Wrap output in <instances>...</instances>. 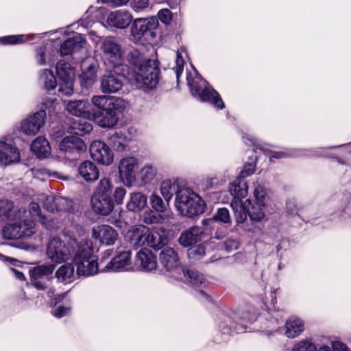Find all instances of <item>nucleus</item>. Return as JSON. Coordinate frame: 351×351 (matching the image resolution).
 Masks as SVG:
<instances>
[{
  "mask_svg": "<svg viewBox=\"0 0 351 351\" xmlns=\"http://www.w3.org/2000/svg\"><path fill=\"white\" fill-rule=\"evenodd\" d=\"M133 71L129 82L135 88L147 92L156 88L159 80V70L154 60L145 58L138 50L132 51L128 56Z\"/></svg>",
  "mask_w": 351,
  "mask_h": 351,
  "instance_id": "nucleus-1",
  "label": "nucleus"
},
{
  "mask_svg": "<svg viewBox=\"0 0 351 351\" xmlns=\"http://www.w3.org/2000/svg\"><path fill=\"white\" fill-rule=\"evenodd\" d=\"M91 104L96 108L101 110L93 114L94 121L103 128H111L118 121L117 112H122L125 108V101L117 97L106 95H95L91 99Z\"/></svg>",
  "mask_w": 351,
  "mask_h": 351,
  "instance_id": "nucleus-2",
  "label": "nucleus"
},
{
  "mask_svg": "<svg viewBox=\"0 0 351 351\" xmlns=\"http://www.w3.org/2000/svg\"><path fill=\"white\" fill-rule=\"evenodd\" d=\"M94 249L93 243L90 240H82L76 244V250L74 251L73 263L75 265L76 274L78 276H89L101 271V266L103 261L110 256V252L107 250L104 253V256L100 263L97 262V258L93 254Z\"/></svg>",
  "mask_w": 351,
  "mask_h": 351,
  "instance_id": "nucleus-3",
  "label": "nucleus"
},
{
  "mask_svg": "<svg viewBox=\"0 0 351 351\" xmlns=\"http://www.w3.org/2000/svg\"><path fill=\"white\" fill-rule=\"evenodd\" d=\"M229 191L233 197L230 206L234 212L237 228L243 229L247 232L257 233L261 232V228L245 223L246 221L245 204L241 199L248 193V186L245 180L237 178L230 183Z\"/></svg>",
  "mask_w": 351,
  "mask_h": 351,
  "instance_id": "nucleus-4",
  "label": "nucleus"
},
{
  "mask_svg": "<svg viewBox=\"0 0 351 351\" xmlns=\"http://www.w3.org/2000/svg\"><path fill=\"white\" fill-rule=\"evenodd\" d=\"M195 77L188 73L186 80L191 95L201 101L209 102L215 108L223 109L224 104L219 94L204 80L194 69Z\"/></svg>",
  "mask_w": 351,
  "mask_h": 351,
  "instance_id": "nucleus-5",
  "label": "nucleus"
},
{
  "mask_svg": "<svg viewBox=\"0 0 351 351\" xmlns=\"http://www.w3.org/2000/svg\"><path fill=\"white\" fill-rule=\"evenodd\" d=\"M175 206L181 215L187 217L202 214L206 209V204L201 197L186 187L178 191Z\"/></svg>",
  "mask_w": 351,
  "mask_h": 351,
  "instance_id": "nucleus-6",
  "label": "nucleus"
},
{
  "mask_svg": "<svg viewBox=\"0 0 351 351\" xmlns=\"http://www.w3.org/2000/svg\"><path fill=\"white\" fill-rule=\"evenodd\" d=\"M79 243L75 239H73L66 244L60 237L51 238L46 247V255L53 263H61L66 262L74 258L76 244Z\"/></svg>",
  "mask_w": 351,
  "mask_h": 351,
  "instance_id": "nucleus-7",
  "label": "nucleus"
},
{
  "mask_svg": "<svg viewBox=\"0 0 351 351\" xmlns=\"http://www.w3.org/2000/svg\"><path fill=\"white\" fill-rule=\"evenodd\" d=\"M158 25V21L156 17L138 18L134 19L131 27L132 36L139 40L145 36L147 40L156 38V29Z\"/></svg>",
  "mask_w": 351,
  "mask_h": 351,
  "instance_id": "nucleus-8",
  "label": "nucleus"
},
{
  "mask_svg": "<svg viewBox=\"0 0 351 351\" xmlns=\"http://www.w3.org/2000/svg\"><path fill=\"white\" fill-rule=\"evenodd\" d=\"M159 261L162 271L169 273L171 276L176 279H179L184 272V269L180 267L178 253L171 247H166L161 251Z\"/></svg>",
  "mask_w": 351,
  "mask_h": 351,
  "instance_id": "nucleus-9",
  "label": "nucleus"
},
{
  "mask_svg": "<svg viewBox=\"0 0 351 351\" xmlns=\"http://www.w3.org/2000/svg\"><path fill=\"white\" fill-rule=\"evenodd\" d=\"M100 50L105 61H108L112 66L117 68L123 57V51L121 45L113 36H108L101 40Z\"/></svg>",
  "mask_w": 351,
  "mask_h": 351,
  "instance_id": "nucleus-10",
  "label": "nucleus"
},
{
  "mask_svg": "<svg viewBox=\"0 0 351 351\" xmlns=\"http://www.w3.org/2000/svg\"><path fill=\"white\" fill-rule=\"evenodd\" d=\"M47 113L41 110L29 115L21 123V131L26 135L34 136L39 132L46 122Z\"/></svg>",
  "mask_w": 351,
  "mask_h": 351,
  "instance_id": "nucleus-11",
  "label": "nucleus"
},
{
  "mask_svg": "<svg viewBox=\"0 0 351 351\" xmlns=\"http://www.w3.org/2000/svg\"><path fill=\"white\" fill-rule=\"evenodd\" d=\"M125 78L123 74L119 73L116 70L105 73L101 77V91L105 94L118 93L123 86Z\"/></svg>",
  "mask_w": 351,
  "mask_h": 351,
  "instance_id": "nucleus-12",
  "label": "nucleus"
},
{
  "mask_svg": "<svg viewBox=\"0 0 351 351\" xmlns=\"http://www.w3.org/2000/svg\"><path fill=\"white\" fill-rule=\"evenodd\" d=\"M38 199L43 202V206L50 212L64 211L69 213H74L75 205L73 202L62 197H54L53 195L47 196L42 194Z\"/></svg>",
  "mask_w": 351,
  "mask_h": 351,
  "instance_id": "nucleus-13",
  "label": "nucleus"
},
{
  "mask_svg": "<svg viewBox=\"0 0 351 351\" xmlns=\"http://www.w3.org/2000/svg\"><path fill=\"white\" fill-rule=\"evenodd\" d=\"M90 154L91 158L99 164L109 165L113 162V154L109 147L101 141L90 144Z\"/></svg>",
  "mask_w": 351,
  "mask_h": 351,
  "instance_id": "nucleus-14",
  "label": "nucleus"
},
{
  "mask_svg": "<svg viewBox=\"0 0 351 351\" xmlns=\"http://www.w3.org/2000/svg\"><path fill=\"white\" fill-rule=\"evenodd\" d=\"M137 159L134 157H125L119 163L120 179L127 186H130L135 179V170L137 167Z\"/></svg>",
  "mask_w": 351,
  "mask_h": 351,
  "instance_id": "nucleus-15",
  "label": "nucleus"
},
{
  "mask_svg": "<svg viewBox=\"0 0 351 351\" xmlns=\"http://www.w3.org/2000/svg\"><path fill=\"white\" fill-rule=\"evenodd\" d=\"M59 149L69 156H75L86 149V145L80 137L68 136L59 143Z\"/></svg>",
  "mask_w": 351,
  "mask_h": 351,
  "instance_id": "nucleus-16",
  "label": "nucleus"
},
{
  "mask_svg": "<svg viewBox=\"0 0 351 351\" xmlns=\"http://www.w3.org/2000/svg\"><path fill=\"white\" fill-rule=\"evenodd\" d=\"M55 267L53 265H42L34 267L29 271L32 285L38 290L46 289L45 283L42 281L44 277L51 275Z\"/></svg>",
  "mask_w": 351,
  "mask_h": 351,
  "instance_id": "nucleus-17",
  "label": "nucleus"
},
{
  "mask_svg": "<svg viewBox=\"0 0 351 351\" xmlns=\"http://www.w3.org/2000/svg\"><path fill=\"white\" fill-rule=\"evenodd\" d=\"M20 153L12 141H0V162L8 165L19 162Z\"/></svg>",
  "mask_w": 351,
  "mask_h": 351,
  "instance_id": "nucleus-18",
  "label": "nucleus"
},
{
  "mask_svg": "<svg viewBox=\"0 0 351 351\" xmlns=\"http://www.w3.org/2000/svg\"><path fill=\"white\" fill-rule=\"evenodd\" d=\"M92 236L94 239H98L101 243L110 245L114 243L118 234L112 226L100 225L93 228Z\"/></svg>",
  "mask_w": 351,
  "mask_h": 351,
  "instance_id": "nucleus-19",
  "label": "nucleus"
},
{
  "mask_svg": "<svg viewBox=\"0 0 351 351\" xmlns=\"http://www.w3.org/2000/svg\"><path fill=\"white\" fill-rule=\"evenodd\" d=\"M169 232L162 227L148 228L147 245L154 249H160L168 242Z\"/></svg>",
  "mask_w": 351,
  "mask_h": 351,
  "instance_id": "nucleus-20",
  "label": "nucleus"
},
{
  "mask_svg": "<svg viewBox=\"0 0 351 351\" xmlns=\"http://www.w3.org/2000/svg\"><path fill=\"white\" fill-rule=\"evenodd\" d=\"M135 265L143 271H152L156 269V258L149 250L143 249L136 256Z\"/></svg>",
  "mask_w": 351,
  "mask_h": 351,
  "instance_id": "nucleus-21",
  "label": "nucleus"
},
{
  "mask_svg": "<svg viewBox=\"0 0 351 351\" xmlns=\"http://www.w3.org/2000/svg\"><path fill=\"white\" fill-rule=\"evenodd\" d=\"M148 228L145 226H137L131 228L125 235L130 246L137 248L147 245V233Z\"/></svg>",
  "mask_w": 351,
  "mask_h": 351,
  "instance_id": "nucleus-22",
  "label": "nucleus"
},
{
  "mask_svg": "<svg viewBox=\"0 0 351 351\" xmlns=\"http://www.w3.org/2000/svg\"><path fill=\"white\" fill-rule=\"evenodd\" d=\"M130 264L131 253L130 251H125L112 258L104 268H101V272L121 271Z\"/></svg>",
  "mask_w": 351,
  "mask_h": 351,
  "instance_id": "nucleus-23",
  "label": "nucleus"
},
{
  "mask_svg": "<svg viewBox=\"0 0 351 351\" xmlns=\"http://www.w3.org/2000/svg\"><path fill=\"white\" fill-rule=\"evenodd\" d=\"M132 21V15L127 10H118L112 12L107 18L109 26L118 29H125L129 26Z\"/></svg>",
  "mask_w": 351,
  "mask_h": 351,
  "instance_id": "nucleus-24",
  "label": "nucleus"
},
{
  "mask_svg": "<svg viewBox=\"0 0 351 351\" xmlns=\"http://www.w3.org/2000/svg\"><path fill=\"white\" fill-rule=\"evenodd\" d=\"M91 204L95 213L104 216L110 215L114 209V203L111 197L93 195Z\"/></svg>",
  "mask_w": 351,
  "mask_h": 351,
  "instance_id": "nucleus-25",
  "label": "nucleus"
},
{
  "mask_svg": "<svg viewBox=\"0 0 351 351\" xmlns=\"http://www.w3.org/2000/svg\"><path fill=\"white\" fill-rule=\"evenodd\" d=\"M204 232L202 227L193 226L182 232L179 237V243L184 247L191 246L202 241Z\"/></svg>",
  "mask_w": 351,
  "mask_h": 351,
  "instance_id": "nucleus-26",
  "label": "nucleus"
},
{
  "mask_svg": "<svg viewBox=\"0 0 351 351\" xmlns=\"http://www.w3.org/2000/svg\"><path fill=\"white\" fill-rule=\"evenodd\" d=\"M97 64L91 63L86 66L84 63L82 74L79 77L81 86L86 89L90 88L97 80Z\"/></svg>",
  "mask_w": 351,
  "mask_h": 351,
  "instance_id": "nucleus-27",
  "label": "nucleus"
},
{
  "mask_svg": "<svg viewBox=\"0 0 351 351\" xmlns=\"http://www.w3.org/2000/svg\"><path fill=\"white\" fill-rule=\"evenodd\" d=\"M85 39L81 35H77L66 40L60 46V53L62 56L71 54L73 51L83 47Z\"/></svg>",
  "mask_w": 351,
  "mask_h": 351,
  "instance_id": "nucleus-28",
  "label": "nucleus"
},
{
  "mask_svg": "<svg viewBox=\"0 0 351 351\" xmlns=\"http://www.w3.org/2000/svg\"><path fill=\"white\" fill-rule=\"evenodd\" d=\"M78 174L86 182H94L98 179L99 171L93 162L86 160L78 167Z\"/></svg>",
  "mask_w": 351,
  "mask_h": 351,
  "instance_id": "nucleus-29",
  "label": "nucleus"
},
{
  "mask_svg": "<svg viewBox=\"0 0 351 351\" xmlns=\"http://www.w3.org/2000/svg\"><path fill=\"white\" fill-rule=\"evenodd\" d=\"M303 321L298 317L291 316L285 324V335L289 338H295L300 335L304 330Z\"/></svg>",
  "mask_w": 351,
  "mask_h": 351,
  "instance_id": "nucleus-30",
  "label": "nucleus"
},
{
  "mask_svg": "<svg viewBox=\"0 0 351 351\" xmlns=\"http://www.w3.org/2000/svg\"><path fill=\"white\" fill-rule=\"evenodd\" d=\"M182 188L184 187L180 186L177 180L169 179L161 182L160 191L163 198L168 202L171 199L173 195H176V196L178 191Z\"/></svg>",
  "mask_w": 351,
  "mask_h": 351,
  "instance_id": "nucleus-31",
  "label": "nucleus"
},
{
  "mask_svg": "<svg viewBox=\"0 0 351 351\" xmlns=\"http://www.w3.org/2000/svg\"><path fill=\"white\" fill-rule=\"evenodd\" d=\"M31 149L38 158H47L51 153L48 141L43 136L37 137L32 143Z\"/></svg>",
  "mask_w": 351,
  "mask_h": 351,
  "instance_id": "nucleus-32",
  "label": "nucleus"
},
{
  "mask_svg": "<svg viewBox=\"0 0 351 351\" xmlns=\"http://www.w3.org/2000/svg\"><path fill=\"white\" fill-rule=\"evenodd\" d=\"M66 110L76 117H86L89 114L88 103L84 100H73L66 104Z\"/></svg>",
  "mask_w": 351,
  "mask_h": 351,
  "instance_id": "nucleus-33",
  "label": "nucleus"
},
{
  "mask_svg": "<svg viewBox=\"0 0 351 351\" xmlns=\"http://www.w3.org/2000/svg\"><path fill=\"white\" fill-rule=\"evenodd\" d=\"M25 217H30L31 220H38L42 223L46 228L49 229L52 228L50 221L47 217L41 215V210L40 206L35 202H32L29 204V208L28 211H24Z\"/></svg>",
  "mask_w": 351,
  "mask_h": 351,
  "instance_id": "nucleus-34",
  "label": "nucleus"
},
{
  "mask_svg": "<svg viewBox=\"0 0 351 351\" xmlns=\"http://www.w3.org/2000/svg\"><path fill=\"white\" fill-rule=\"evenodd\" d=\"M56 277L59 282L65 284L73 282L75 278L74 266L70 263L62 265L56 271Z\"/></svg>",
  "mask_w": 351,
  "mask_h": 351,
  "instance_id": "nucleus-35",
  "label": "nucleus"
},
{
  "mask_svg": "<svg viewBox=\"0 0 351 351\" xmlns=\"http://www.w3.org/2000/svg\"><path fill=\"white\" fill-rule=\"evenodd\" d=\"M245 204L246 217L248 215L251 221L261 222L265 219V214L263 210V207L265 206H261L260 204H257V202H256L252 206L251 210H250L248 207L251 205V201L250 199H246Z\"/></svg>",
  "mask_w": 351,
  "mask_h": 351,
  "instance_id": "nucleus-36",
  "label": "nucleus"
},
{
  "mask_svg": "<svg viewBox=\"0 0 351 351\" xmlns=\"http://www.w3.org/2000/svg\"><path fill=\"white\" fill-rule=\"evenodd\" d=\"M147 196L142 193H133L130 195V199L127 204L128 210L138 212L143 210L147 206Z\"/></svg>",
  "mask_w": 351,
  "mask_h": 351,
  "instance_id": "nucleus-37",
  "label": "nucleus"
},
{
  "mask_svg": "<svg viewBox=\"0 0 351 351\" xmlns=\"http://www.w3.org/2000/svg\"><path fill=\"white\" fill-rule=\"evenodd\" d=\"M56 73L60 80H74L75 75V69L64 60L57 63Z\"/></svg>",
  "mask_w": 351,
  "mask_h": 351,
  "instance_id": "nucleus-38",
  "label": "nucleus"
},
{
  "mask_svg": "<svg viewBox=\"0 0 351 351\" xmlns=\"http://www.w3.org/2000/svg\"><path fill=\"white\" fill-rule=\"evenodd\" d=\"M109 145L117 152H123L128 145V139L122 133L114 132L108 138Z\"/></svg>",
  "mask_w": 351,
  "mask_h": 351,
  "instance_id": "nucleus-39",
  "label": "nucleus"
},
{
  "mask_svg": "<svg viewBox=\"0 0 351 351\" xmlns=\"http://www.w3.org/2000/svg\"><path fill=\"white\" fill-rule=\"evenodd\" d=\"M182 274H184V277L186 278L188 282L193 286L194 288H198L201 286H204L206 285L205 278L203 274H200L199 271L195 270H186L184 269V272Z\"/></svg>",
  "mask_w": 351,
  "mask_h": 351,
  "instance_id": "nucleus-40",
  "label": "nucleus"
},
{
  "mask_svg": "<svg viewBox=\"0 0 351 351\" xmlns=\"http://www.w3.org/2000/svg\"><path fill=\"white\" fill-rule=\"evenodd\" d=\"M291 351H331L327 346H322L317 349L316 346L310 341L302 340L295 343Z\"/></svg>",
  "mask_w": 351,
  "mask_h": 351,
  "instance_id": "nucleus-41",
  "label": "nucleus"
},
{
  "mask_svg": "<svg viewBox=\"0 0 351 351\" xmlns=\"http://www.w3.org/2000/svg\"><path fill=\"white\" fill-rule=\"evenodd\" d=\"M40 79L44 84L46 90H51L57 86V82L52 71L49 69H44L41 74Z\"/></svg>",
  "mask_w": 351,
  "mask_h": 351,
  "instance_id": "nucleus-42",
  "label": "nucleus"
},
{
  "mask_svg": "<svg viewBox=\"0 0 351 351\" xmlns=\"http://www.w3.org/2000/svg\"><path fill=\"white\" fill-rule=\"evenodd\" d=\"M112 184L110 179L102 178L100 180L97 189L93 195L104 197H111Z\"/></svg>",
  "mask_w": 351,
  "mask_h": 351,
  "instance_id": "nucleus-43",
  "label": "nucleus"
},
{
  "mask_svg": "<svg viewBox=\"0 0 351 351\" xmlns=\"http://www.w3.org/2000/svg\"><path fill=\"white\" fill-rule=\"evenodd\" d=\"M20 227L18 223H11L5 226L3 229V236L7 239H19L21 238V234L19 232Z\"/></svg>",
  "mask_w": 351,
  "mask_h": 351,
  "instance_id": "nucleus-44",
  "label": "nucleus"
},
{
  "mask_svg": "<svg viewBox=\"0 0 351 351\" xmlns=\"http://www.w3.org/2000/svg\"><path fill=\"white\" fill-rule=\"evenodd\" d=\"M20 227V233L22 237H29L36 233L34 222L32 220L24 219L23 222L18 223Z\"/></svg>",
  "mask_w": 351,
  "mask_h": 351,
  "instance_id": "nucleus-45",
  "label": "nucleus"
},
{
  "mask_svg": "<svg viewBox=\"0 0 351 351\" xmlns=\"http://www.w3.org/2000/svg\"><path fill=\"white\" fill-rule=\"evenodd\" d=\"M254 196L257 204H260L261 206H265V199L267 195V191L265 187L258 181L253 183Z\"/></svg>",
  "mask_w": 351,
  "mask_h": 351,
  "instance_id": "nucleus-46",
  "label": "nucleus"
},
{
  "mask_svg": "<svg viewBox=\"0 0 351 351\" xmlns=\"http://www.w3.org/2000/svg\"><path fill=\"white\" fill-rule=\"evenodd\" d=\"M140 175L145 183L150 182L156 175V169L151 165H147L141 169Z\"/></svg>",
  "mask_w": 351,
  "mask_h": 351,
  "instance_id": "nucleus-47",
  "label": "nucleus"
},
{
  "mask_svg": "<svg viewBox=\"0 0 351 351\" xmlns=\"http://www.w3.org/2000/svg\"><path fill=\"white\" fill-rule=\"evenodd\" d=\"M58 92L62 96H70L73 93L74 80H60Z\"/></svg>",
  "mask_w": 351,
  "mask_h": 351,
  "instance_id": "nucleus-48",
  "label": "nucleus"
},
{
  "mask_svg": "<svg viewBox=\"0 0 351 351\" xmlns=\"http://www.w3.org/2000/svg\"><path fill=\"white\" fill-rule=\"evenodd\" d=\"M150 203L152 207L158 213H162L165 210L166 206L162 198L156 193L150 196Z\"/></svg>",
  "mask_w": 351,
  "mask_h": 351,
  "instance_id": "nucleus-49",
  "label": "nucleus"
},
{
  "mask_svg": "<svg viewBox=\"0 0 351 351\" xmlns=\"http://www.w3.org/2000/svg\"><path fill=\"white\" fill-rule=\"evenodd\" d=\"M218 247L227 252H230L239 247V242L234 239H228L223 243H219Z\"/></svg>",
  "mask_w": 351,
  "mask_h": 351,
  "instance_id": "nucleus-50",
  "label": "nucleus"
},
{
  "mask_svg": "<svg viewBox=\"0 0 351 351\" xmlns=\"http://www.w3.org/2000/svg\"><path fill=\"white\" fill-rule=\"evenodd\" d=\"M141 218L142 221L147 224L159 223L161 220V218L159 216H157L156 213L151 210L145 211L143 214Z\"/></svg>",
  "mask_w": 351,
  "mask_h": 351,
  "instance_id": "nucleus-51",
  "label": "nucleus"
},
{
  "mask_svg": "<svg viewBox=\"0 0 351 351\" xmlns=\"http://www.w3.org/2000/svg\"><path fill=\"white\" fill-rule=\"evenodd\" d=\"M213 219L215 221H221V222H223L225 223H230V217L229 210L226 208H219Z\"/></svg>",
  "mask_w": 351,
  "mask_h": 351,
  "instance_id": "nucleus-52",
  "label": "nucleus"
},
{
  "mask_svg": "<svg viewBox=\"0 0 351 351\" xmlns=\"http://www.w3.org/2000/svg\"><path fill=\"white\" fill-rule=\"evenodd\" d=\"M3 44L16 45L25 42L23 35H11L4 36L0 38Z\"/></svg>",
  "mask_w": 351,
  "mask_h": 351,
  "instance_id": "nucleus-53",
  "label": "nucleus"
},
{
  "mask_svg": "<svg viewBox=\"0 0 351 351\" xmlns=\"http://www.w3.org/2000/svg\"><path fill=\"white\" fill-rule=\"evenodd\" d=\"M130 6L136 12H140L148 8L149 0H130Z\"/></svg>",
  "mask_w": 351,
  "mask_h": 351,
  "instance_id": "nucleus-54",
  "label": "nucleus"
},
{
  "mask_svg": "<svg viewBox=\"0 0 351 351\" xmlns=\"http://www.w3.org/2000/svg\"><path fill=\"white\" fill-rule=\"evenodd\" d=\"M189 254L194 258H199L206 254V246L204 245H198L189 250Z\"/></svg>",
  "mask_w": 351,
  "mask_h": 351,
  "instance_id": "nucleus-55",
  "label": "nucleus"
},
{
  "mask_svg": "<svg viewBox=\"0 0 351 351\" xmlns=\"http://www.w3.org/2000/svg\"><path fill=\"white\" fill-rule=\"evenodd\" d=\"M12 207V202L8 201H1L0 202V216H5L7 218H10V213Z\"/></svg>",
  "mask_w": 351,
  "mask_h": 351,
  "instance_id": "nucleus-56",
  "label": "nucleus"
},
{
  "mask_svg": "<svg viewBox=\"0 0 351 351\" xmlns=\"http://www.w3.org/2000/svg\"><path fill=\"white\" fill-rule=\"evenodd\" d=\"M254 171L255 165L252 163H246L237 178L245 180L246 177L251 176Z\"/></svg>",
  "mask_w": 351,
  "mask_h": 351,
  "instance_id": "nucleus-57",
  "label": "nucleus"
},
{
  "mask_svg": "<svg viewBox=\"0 0 351 351\" xmlns=\"http://www.w3.org/2000/svg\"><path fill=\"white\" fill-rule=\"evenodd\" d=\"M176 65L173 68V70L175 71L177 80H178L180 75L183 71V67L184 64V61L179 53H177L176 54Z\"/></svg>",
  "mask_w": 351,
  "mask_h": 351,
  "instance_id": "nucleus-58",
  "label": "nucleus"
},
{
  "mask_svg": "<svg viewBox=\"0 0 351 351\" xmlns=\"http://www.w3.org/2000/svg\"><path fill=\"white\" fill-rule=\"evenodd\" d=\"M71 310L70 306H58L54 307L52 310V314L53 316L60 318L68 315Z\"/></svg>",
  "mask_w": 351,
  "mask_h": 351,
  "instance_id": "nucleus-59",
  "label": "nucleus"
},
{
  "mask_svg": "<svg viewBox=\"0 0 351 351\" xmlns=\"http://www.w3.org/2000/svg\"><path fill=\"white\" fill-rule=\"evenodd\" d=\"M158 17L165 24H169L172 20L171 12L169 9L160 10L158 13Z\"/></svg>",
  "mask_w": 351,
  "mask_h": 351,
  "instance_id": "nucleus-60",
  "label": "nucleus"
},
{
  "mask_svg": "<svg viewBox=\"0 0 351 351\" xmlns=\"http://www.w3.org/2000/svg\"><path fill=\"white\" fill-rule=\"evenodd\" d=\"M126 191L123 187H117L114 192V198L117 204H121L125 196Z\"/></svg>",
  "mask_w": 351,
  "mask_h": 351,
  "instance_id": "nucleus-61",
  "label": "nucleus"
},
{
  "mask_svg": "<svg viewBox=\"0 0 351 351\" xmlns=\"http://www.w3.org/2000/svg\"><path fill=\"white\" fill-rule=\"evenodd\" d=\"M331 346L333 351H350L347 346L341 341H332Z\"/></svg>",
  "mask_w": 351,
  "mask_h": 351,
  "instance_id": "nucleus-62",
  "label": "nucleus"
},
{
  "mask_svg": "<svg viewBox=\"0 0 351 351\" xmlns=\"http://www.w3.org/2000/svg\"><path fill=\"white\" fill-rule=\"evenodd\" d=\"M36 60L40 65H45L47 64L45 58V51L42 48L37 50Z\"/></svg>",
  "mask_w": 351,
  "mask_h": 351,
  "instance_id": "nucleus-63",
  "label": "nucleus"
},
{
  "mask_svg": "<svg viewBox=\"0 0 351 351\" xmlns=\"http://www.w3.org/2000/svg\"><path fill=\"white\" fill-rule=\"evenodd\" d=\"M264 152H265V154L270 157L271 158H281L286 156V154L285 152H278L268 150H264Z\"/></svg>",
  "mask_w": 351,
  "mask_h": 351,
  "instance_id": "nucleus-64",
  "label": "nucleus"
}]
</instances>
